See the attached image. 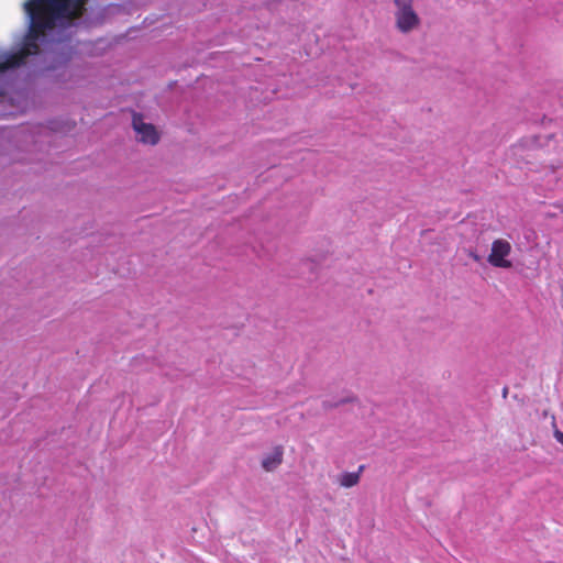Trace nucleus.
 <instances>
[{
	"mask_svg": "<svg viewBox=\"0 0 563 563\" xmlns=\"http://www.w3.org/2000/svg\"><path fill=\"white\" fill-rule=\"evenodd\" d=\"M558 142L554 140V135L547 136H526L519 140L510 148L512 158L518 164H531L533 162H540L548 164L551 168H555L556 165L562 164L561 161L549 158L551 150H555Z\"/></svg>",
	"mask_w": 563,
	"mask_h": 563,
	"instance_id": "2",
	"label": "nucleus"
},
{
	"mask_svg": "<svg viewBox=\"0 0 563 563\" xmlns=\"http://www.w3.org/2000/svg\"><path fill=\"white\" fill-rule=\"evenodd\" d=\"M356 398L352 397V398H346V399H342L341 401H339L338 404H335L334 406H339V405H342V404H345V402H352V401H355Z\"/></svg>",
	"mask_w": 563,
	"mask_h": 563,
	"instance_id": "10",
	"label": "nucleus"
},
{
	"mask_svg": "<svg viewBox=\"0 0 563 563\" xmlns=\"http://www.w3.org/2000/svg\"><path fill=\"white\" fill-rule=\"evenodd\" d=\"M511 244L504 239H497L493 241L490 253L487 257L488 263L498 268H510L512 267L511 261L507 257L511 253Z\"/></svg>",
	"mask_w": 563,
	"mask_h": 563,
	"instance_id": "5",
	"label": "nucleus"
},
{
	"mask_svg": "<svg viewBox=\"0 0 563 563\" xmlns=\"http://www.w3.org/2000/svg\"><path fill=\"white\" fill-rule=\"evenodd\" d=\"M363 470L364 465H361L357 472L343 473L339 478L340 485L345 488L356 486L360 483L361 473L363 472Z\"/></svg>",
	"mask_w": 563,
	"mask_h": 563,
	"instance_id": "8",
	"label": "nucleus"
},
{
	"mask_svg": "<svg viewBox=\"0 0 563 563\" xmlns=\"http://www.w3.org/2000/svg\"><path fill=\"white\" fill-rule=\"evenodd\" d=\"M87 0H25L23 10L29 18L31 37H41L64 19L81 16Z\"/></svg>",
	"mask_w": 563,
	"mask_h": 563,
	"instance_id": "1",
	"label": "nucleus"
},
{
	"mask_svg": "<svg viewBox=\"0 0 563 563\" xmlns=\"http://www.w3.org/2000/svg\"><path fill=\"white\" fill-rule=\"evenodd\" d=\"M284 449L282 445L274 448L273 452L266 455L262 461V466L266 472L276 470L283 463Z\"/></svg>",
	"mask_w": 563,
	"mask_h": 563,
	"instance_id": "7",
	"label": "nucleus"
},
{
	"mask_svg": "<svg viewBox=\"0 0 563 563\" xmlns=\"http://www.w3.org/2000/svg\"><path fill=\"white\" fill-rule=\"evenodd\" d=\"M415 0H394L395 4V25L404 34L418 29L421 20L413 8Z\"/></svg>",
	"mask_w": 563,
	"mask_h": 563,
	"instance_id": "3",
	"label": "nucleus"
},
{
	"mask_svg": "<svg viewBox=\"0 0 563 563\" xmlns=\"http://www.w3.org/2000/svg\"><path fill=\"white\" fill-rule=\"evenodd\" d=\"M132 126L141 143L156 145L159 142L161 136L156 128L151 123H145L142 114H133Z\"/></svg>",
	"mask_w": 563,
	"mask_h": 563,
	"instance_id": "6",
	"label": "nucleus"
},
{
	"mask_svg": "<svg viewBox=\"0 0 563 563\" xmlns=\"http://www.w3.org/2000/svg\"><path fill=\"white\" fill-rule=\"evenodd\" d=\"M38 38L31 37L29 30L23 46L18 52L0 55V73L19 67L24 64L29 56L36 55L40 52Z\"/></svg>",
	"mask_w": 563,
	"mask_h": 563,
	"instance_id": "4",
	"label": "nucleus"
},
{
	"mask_svg": "<svg viewBox=\"0 0 563 563\" xmlns=\"http://www.w3.org/2000/svg\"><path fill=\"white\" fill-rule=\"evenodd\" d=\"M554 438L555 440L563 445V432L559 429L554 430Z\"/></svg>",
	"mask_w": 563,
	"mask_h": 563,
	"instance_id": "9",
	"label": "nucleus"
},
{
	"mask_svg": "<svg viewBox=\"0 0 563 563\" xmlns=\"http://www.w3.org/2000/svg\"><path fill=\"white\" fill-rule=\"evenodd\" d=\"M508 393V389L507 388H504V391H503V395L506 396Z\"/></svg>",
	"mask_w": 563,
	"mask_h": 563,
	"instance_id": "11",
	"label": "nucleus"
}]
</instances>
